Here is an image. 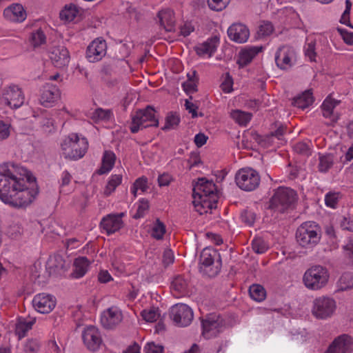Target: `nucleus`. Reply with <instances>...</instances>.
I'll use <instances>...</instances> for the list:
<instances>
[{"mask_svg":"<svg viewBox=\"0 0 353 353\" xmlns=\"http://www.w3.org/2000/svg\"><path fill=\"white\" fill-rule=\"evenodd\" d=\"M30 172L26 168L13 163L0 165V199L5 203L15 191L24 185V181Z\"/></svg>","mask_w":353,"mask_h":353,"instance_id":"1","label":"nucleus"},{"mask_svg":"<svg viewBox=\"0 0 353 353\" xmlns=\"http://www.w3.org/2000/svg\"><path fill=\"white\" fill-rule=\"evenodd\" d=\"M15 193L6 203L16 208H23L30 204L39 193L36 178L30 173L24 181L23 187L19 188Z\"/></svg>","mask_w":353,"mask_h":353,"instance_id":"2","label":"nucleus"},{"mask_svg":"<svg viewBox=\"0 0 353 353\" xmlns=\"http://www.w3.org/2000/svg\"><path fill=\"white\" fill-rule=\"evenodd\" d=\"M321 232L320 227L314 222L303 223L296 230L297 243L303 248H312L320 241Z\"/></svg>","mask_w":353,"mask_h":353,"instance_id":"3","label":"nucleus"},{"mask_svg":"<svg viewBox=\"0 0 353 353\" xmlns=\"http://www.w3.org/2000/svg\"><path fill=\"white\" fill-rule=\"evenodd\" d=\"M297 195L295 191L288 188H279L270 199V208L283 213L294 208Z\"/></svg>","mask_w":353,"mask_h":353,"instance_id":"4","label":"nucleus"},{"mask_svg":"<svg viewBox=\"0 0 353 353\" xmlns=\"http://www.w3.org/2000/svg\"><path fill=\"white\" fill-rule=\"evenodd\" d=\"M329 278L330 274L327 269L318 265L306 270L303 277V281L307 288L319 290L327 285Z\"/></svg>","mask_w":353,"mask_h":353,"instance_id":"5","label":"nucleus"},{"mask_svg":"<svg viewBox=\"0 0 353 353\" xmlns=\"http://www.w3.org/2000/svg\"><path fill=\"white\" fill-rule=\"evenodd\" d=\"M88 148V143L85 139H80L77 134L68 137L61 143L63 155L65 159L77 160L84 156Z\"/></svg>","mask_w":353,"mask_h":353,"instance_id":"6","label":"nucleus"},{"mask_svg":"<svg viewBox=\"0 0 353 353\" xmlns=\"http://www.w3.org/2000/svg\"><path fill=\"white\" fill-rule=\"evenodd\" d=\"M154 109L148 105L145 109L138 110L132 119L130 131L137 133L139 129L146 128L150 126H159V120L155 117Z\"/></svg>","mask_w":353,"mask_h":353,"instance_id":"7","label":"nucleus"},{"mask_svg":"<svg viewBox=\"0 0 353 353\" xmlns=\"http://www.w3.org/2000/svg\"><path fill=\"white\" fill-rule=\"evenodd\" d=\"M237 186L244 191H252L260 184L261 177L259 172L252 168H241L235 174Z\"/></svg>","mask_w":353,"mask_h":353,"instance_id":"8","label":"nucleus"},{"mask_svg":"<svg viewBox=\"0 0 353 353\" xmlns=\"http://www.w3.org/2000/svg\"><path fill=\"white\" fill-rule=\"evenodd\" d=\"M169 315L176 325L182 327L188 325L194 316L192 309L183 303H177L171 307Z\"/></svg>","mask_w":353,"mask_h":353,"instance_id":"9","label":"nucleus"},{"mask_svg":"<svg viewBox=\"0 0 353 353\" xmlns=\"http://www.w3.org/2000/svg\"><path fill=\"white\" fill-rule=\"evenodd\" d=\"M336 309L334 299L328 297H319L314 301L313 314L318 319L330 317Z\"/></svg>","mask_w":353,"mask_h":353,"instance_id":"10","label":"nucleus"},{"mask_svg":"<svg viewBox=\"0 0 353 353\" xmlns=\"http://www.w3.org/2000/svg\"><path fill=\"white\" fill-rule=\"evenodd\" d=\"M106 42L99 38L94 40L87 48L86 58L90 62L101 60L106 54Z\"/></svg>","mask_w":353,"mask_h":353,"instance_id":"11","label":"nucleus"},{"mask_svg":"<svg viewBox=\"0 0 353 353\" xmlns=\"http://www.w3.org/2000/svg\"><path fill=\"white\" fill-rule=\"evenodd\" d=\"M124 215L123 212L109 214L102 219L100 225L108 234H113L123 228V221L121 219Z\"/></svg>","mask_w":353,"mask_h":353,"instance_id":"12","label":"nucleus"},{"mask_svg":"<svg viewBox=\"0 0 353 353\" xmlns=\"http://www.w3.org/2000/svg\"><path fill=\"white\" fill-rule=\"evenodd\" d=\"M82 338L87 348L92 352L97 350L102 343L99 330L94 326H90L85 329Z\"/></svg>","mask_w":353,"mask_h":353,"instance_id":"13","label":"nucleus"},{"mask_svg":"<svg viewBox=\"0 0 353 353\" xmlns=\"http://www.w3.org/2000/svg\"><path fill=\"white\" fill-rule=\"evenodd\" d=\"M56 301L50 294H39L32 300L34 309L42 314L50 312L55 307Z\"/></svg>","mask_w":353,"mask_h":353,"instance_id":"14","label":"nucleus"},{"mask_svg":"<svg viewBox=\"0 0 353 353\" xmlns=\"http://www.w3.org/2000/svg\"><path fill=\"white\" fill-rule=\"evenodd\" d=\"M215 190L216 185L212 181H208L204 177L200 178L193 187L192 196L193 198H196V196L201 195L204 197H216L214 193Z\"/></svg>","mask_w":353,"mask_h":353,"instance_id":"15","label":"nucleus"},{"mask_svg":"<svg viewBox=\"0 0 353 353\" xmlns=\"http://www.w3.org/2000/svg\"><path fill=\"white\" fill-rule=\"evenodd\" d=\"M352 344V338L347 334L336 337L330 345L325 353H347Z\"/></svg>","mask_w":353,"mask_h":353,"instance_id":"16","label":"nucleus"},{"mask_svg":"<svg viewBox=\"0 0 353 353\" xmlns=\"http://www.w3.org/2000/svg\"><path fill=\"white\" fill-rule=\"evenodd\" d=\"M202 323V334L204 337L210 339L218 335L222 328V322L219 319H215L214 317L208 316L203 319Z\"/></svg>","mask_w":353,"mask_h":353,"instance_id":"17","label":"nucleus"},{"mask_svg":"<svg viewBox=\"0 0 353 353\" xmlns=\"http://www.w3.org/2000/svg\"><path fill=\"white\" fill-rule=\"evenodd\" d=\"M228 35L233 41L238 43L246 42L250 36L248 28L242 23H234L228 30Z\"/></svg>","mask_w":353,"mask_h":353,"instance_id":"18","label":"nucleus"},{"mask_svg":"<svg viewBox=\"0 0 353 353\" xmlns=\"http://www.w3.org/2000/svg\"><path fill=\"white\" fill-rule=\"evenodd\" d=\"M50 59L57 68H63L70 62L69 51L64 46L54 47L50 52Z\"/></svg>","mask_w":353,"mask_h":353,"instance_id":"19","label":"nucleus"},{"mask_svg":"<svg viewBox=\"0 0 353 353\" xmlns=\"http://www.w3.org/2000/svg\"><path fill=\"white\" fill-rule=\"evenodd\" d=\"M70 265L67 263L62 255L59 254H54L50 256L47 263L46 269L48 270V276L52 273L61 274L65 272Z\"/></svg>","mask_w":353,"mask_h":353,"instance_id":"20","label":"nucleus"},{"mask_svg":"<svg viewBox=\"0 0 353 353\" xmlns=\"http://www.w3.org/2000/svg\"><path fill=\"white\" fill-rule=\"evenodd\" d=\"M339 103L340 101L334 99L332 94L328 95L324 100L321 105V110L323 117L330 119V123H327V125H332L339 119V114L334 112L333 110Z\"/></svg>","mask_w":353,"mask_h":353,"instance_id":"21","label":"nucleus"},{"mask_svg":"<svg viewBox=\"0 0 353 353\" xmlns=\"http://www.w3.org/2000/svg\"><path fill=\"white\" fill-rule=\"evenodd\" d=\"M3 15L10 21L22 22L26 19L27 14L26 10L21 4L13 3L4 10Z\"/></svg>","mask_w":353,"mask_h":353,"instance_id":"22","label":"nucleus"},{"mask_svg":"<svg viewBox=\"0 0 353 353\" xmlns=\"http://www.w3.org/2000/svg\"><path fill=\"white\" fill-rule=\"evenodd\" d=\"M157 17L159 19V25L167 32L174 31L175 19L174 12L170 9L161 10L157 13Z\"/></svg>","mask_w":353,"mask_h":353,"instance_id":"23","label":"nucleus"},{"mask_svg":"<svg viewBox=\"0 0 353 353\" xmlns=\"http://www.w3.org/2000/svg\"><path fill=\"white\" fill-rule=\"evenodd\" d=\"M3 95L7 104L12 108H18L23 104L24 95L21 90H7Z\"/></svg>","mask_w":353,"mask_h":353,"instance_id":"24","label":"nucleus"},{"mask_svg":"<svg viewBox=\"0 0 353 353\" xmlns=\"http://www.w3.org/2000/svg\"><path fill=\"white\" fill-rule=\"evenodd\" d=\"M314 101L312 90H305L301 94L293 98L292 105L301 109L311 105Z\"/></svg>","mask_w":353,"mask_h":353,"instance_id":"25","label":"nucleus"},{"mask_svg":"<svg viewBox=\"0 0 353 353\" xmlns=\"http://www.w3.org/2000/svg\"><path fill=\"white\" fill-rule=\"evenodd\" d=\"M121 320V314L112 308H109L106 313H104L101 318V324L105 329H112Z\"/></svg>","mask_w":353,"mask_h":353,"instance_id":"26","label":"nucleus"},{"mask_svg":"<svg viewBox=\"0 0 353 353\" xmlns=\"http://www.w3.org/2000/svg\"><path fill=\"white\" fill-rule=\"evenodd\" d=\"M263 47H250L248 49L241 50L239 54V59L236 61L239 68H243L249 64L253 58L261 51Z\"/></svg>","mask_w":353,"mask_h":353,"instance_id":"27","label":"nucleus"},{"mask_svg":"<svg viewBox=\"0 0 353 353\" xmlns=\"http://www.w3.org/2000/svg\"><path fill=\"white\" fill-rule=\"evenodd\" d=\"M115 161L116 156L113 152L105 151L102 159V165L97 170V174H103L110 171L114 165Z\"/></svg>","mask_w":353,"mask_h":353,"instance_id":"28","label":"nucleus"},{"mask_svg":"<svg viewBox=\"0 0 353 353\" xmlns=\"http://www.w3.org/2000/svg\"><path fill=\"white\" fill-rule=\"evenodd\" d=\"M193 204L195 208L201 207L204 208V212H208V209L212 210L216 208L217 200L216 197L213 196H204L199 195L194 198Z\"/></svg>","mask_w":353,"mask_h":353,"instance_id":"29","label":"nucleus"},{"mask_svg":"<svg viewBox=\"0 0 353 353\" xmlns=\"http://www.w3.org/2000/svg\"><path fill=\"white\" fill-rule=\"evenodd\" d=\"M36 319L27 321L25 318L20 317L16 323L15 334L18 336L19 339H21L25 336L26 332L32 328V325L35 323Z\"/></svg>","mask_w":353,"mask_h":353,"instance_id":"30","label":"nucleus"},{"mask_svg":"<svg viewBox=\"0 0 353 353\" xmlns=\"http://www.w3.org/2000/svg\"><path fill=\"white\" fill-rule=\"evenodd\" d=\"M89 261L86 257H79L74 262V270L72 276L74 278L79 279L85 275L88 270Z\"/></svg>","mask_w":353,"mask_h":353,"instance_id":"31","label":"nucleus"},{"mask_svg":"<svg viewBox=\"0 0 353 353\" xmlns=\"http://www.w3.org/2000/svg\"><path fill=\"white\" fill-rule=\"evenodd\" d=\"M60 97L59 90H43L41 94L40 103L45 107H48Z\"/></svg>","mask_w":353,"mask_h":353,"instance_id":"32","label":"nucleus"},{"mask_svg":"<svg viewBox=\"0 0 353 353\" xmlns=\"http://www.w3.org/2000/svg\"><path fill=\"white\" fill-rule=\"evenodd\" d=\"M353 288V274L345 272L337 282V292H343Z\"/></svg>","mask_w":353,"mask_h":353,"instance_id":"33","label":"nucleus"},{"mask_svg":"<svg viewBox=\"0 0 353 353\" xmlns=\"http://www.w3.org/2000/svg\"><path fill=\"white\" fill-rule=\"evenodd\" d=\"M165 125L161 128V130L163 131H168L171 129H176L180 123L181 119L176 112H169L165 117Z\"/></svg>","mask_w":353,"mask_h":353,"instance_id":"34","label":"nucleus"},{"mask_svg":"<svg viewBox=\"0 0 353 353\" xmlns=\"http://www.w3.org/2000/svg\"><path fill=\"white\" fill-rule=\"evenodd\" d=\"M79 12V7L71 3L65 6L64 9L60 12L59 17L61 20L71 21L76 17Z\"/></svg>","mask_w":353,"mask_h":353,"instance_id":"35","label":"nucleus"},{"mask_svg":"<svg viewBox=\"0 0 353 353\" xmlns=\"http://www.w3.org/2000/svg\"><path fill=\"white\" fill-rule=\"evenodd\" d=\"M250 297L258 302H261L265 299L266 291L265 288L259 284H253L249 288Z\"/></svg>","mask_w":353,"mask_h":353,"instance_id":"36","label":"nucleus"},{"mask_svg":"<svg viewBox=\"0 0 353 353\" xmlns=\"http://www.w3.org/2000/svg\"><path fill=\"white\" fill-rule=\"evenodd\" d=\"M214 261V256L211 254V250L209 248H205L201 252L199 256L200 264L205 268L203 271L209 270Z\"/></svg>","mask_w":353,"mask_h":353,"instance_id":"37","label":"nucleus"},{"mask_svg":"<svg viewBox=\"0 0 353 353\" xmlns=\"http://www.w3.org/2000/svg\"><path fill=\"white\" fill-rule=\"evenodd\" d=\"M272 136L268 134L265 136L259 134L256 131L250 132V139L255 141L259 145L267 148L272 143Z\"/></svg>","mask_w":353,"mask_h":353,"instance_id":"38","label":"nucleus"},{"mask_svg":"<svg viewBox=\"0 0 353 353\" xmlns=\"http://www.w3.org/2000/svg\"><path fill=\"white\" fill-rule=\"evenodd\" d=\"M231 117L239 124L245 125L250 121L252 114L236 110L231 112Z\"/></svg>","mask_w":353,"mask_h":353,"instance_id":"39","label":"nucleus"},{"mask_svg":"<svg viewBox=\"0 0 353 353\" xmlns=\"http://www.w3.org/2000/svg\"><path fill=\"white\" fill-rule=\"evenodd\" d=\"M194 50L199 56L208 54L211 57L216 50V46L210 44V42H204L203 43L194 47Z\"/></svg>","mask_w":353,"mask_h":353,"instance_id":"40","label":"nucleus"},{"mask_svg":"<svg viewBox=\"0 0 353 353\" xmlns=\"http://www.w3.org/2000/svg\"><path fill=\"white\" fill-rule=\"evenodd\" d=\"M122 181V174H114L112 176L111 179L108 181L106 188L105 190V194L106 195H110L116 188L121 184Z\"/></svg>","mask_w":353,"mask_h":353,"instance_id":"41","label":"nucleus"},{"mask_svg":"<svg viewBox=\"0 0 353 353\" xmlns=\"http://www.w3.org/2000/svg\"><path fill=\"white\" fill-rule=\"evenodd\" d=\"M165 233V225L161 222L159 219H157L154 225L152 228V236L157 239H162L164 234Z\"/></svg>","mask_w":353,"mask_h":353,"instance_id":"42","label":"nucleus"},{"mask_svg":"<svg viewBox=\"0 0 353 353\" xmlns=\"http://www.w3.org/2000/svg\"><path fill=\"white\" fill-rule=\"evenodd\" d=\"M230 0H208V5L212 10L222 11L230 3Z\"/></svg>","mask_w":353,"mask_h":353,"instance_id":"43","label":"nucleus"},{"mask_svg":"<svg viewBox=\"0 0 353 353\" xmlns=\"http://www.w3.org/2000/svg\"><path fill=\"white\" fill-rule=\"evenodd\" d=\"M46 36L43 32L39 29L35 32H32L30 37V41L34 48L41 46L46 42Z\"/></svg>","mask_w":353,"mask_h":353,"instance_id":"44","label":"nucleus"},{"mask_svg":"<svg viewBox=\"0 0 353 353\" xmlns=\"http://www.w3.org/2000/svg\"><path fill=\"white\" fill-rule=\"evenodd\" d=\"M149 201L145 199H142L139 201V205L137 208V212L133 215V219H139L143 217L145 212L149 210Z\"/></svg>","mask_w":353,"mask_h":353,"instance_id":"45","label":"nucleus"},{"mask_svg":"<svg viewBox=\"0 0 353 353\" xmlns=\"http://www.w3.org/2000/svg\"><path fill=\"white\" fill-rule=\"evenodd\" d=\"M187 77L188 80L182 83L183 88H196L199 84L196 72L194 70L192 74L188 73Z\"/></svg>","mask_w":353,"mask_h":353,"instance_id":"46","label":"nucleus"},{"mask_svg":"<svg viewBox=\"0 0 353 353\" xmlns=\"http://www.w3.org/2000/svg\"><path fill=\"white\" fill-rule=\"evenodd\" d=\"M242 221L249 226H252L256 219V214L251 209L244 210L241 214Z\"/></svg>","mask_w":353,"mask_h":353,"instance_id":"47","label":"nucleus"},{"mask_svg":"<svg viewBox=\"0 0 353 353\" xmlns=\"http://www.w3.org/2000/svg\"><path fill=\"white\" fill-rule=\"evenodd\" d=\"M112 113L110 110H103L102 108H97L92 114V119H99L103 121H108L111 118Z\"/></svg>","mask_w":353,"mask_h":353,"instance_id":"48","label":"nucleus"},{"mask_svg":"<svg viewBox=\"0 0 353 353\" xmlns=\"http://www.w3.org/2000/svg\"><path fill=\"white\" fill-rule=\"evenodd\" d=\"M252 250L257 254H263L268 250V245L261 238H255L252 243Z\"/></svg>","mask_w":353,"mask_h":353,"instance_id":"49","label":"nucleus"},{"mask_svg":"<svg viewBox=\"0 0 353 353\" xmlns=\"http://www.w3.org/2000/svg\"><path fill=\"white\" fill-rule=\"evenodd\" d=\"M333 163V157L327 154L320 157L319 170L321 172H326Z\"/></svg>","mask_w":353,"mask_h":353,"instance_id":"50","label":"nucleus"},{"mask_svg":"<svg viewBox=\"0 0 353 353\" xmlns=\"http://www.w3.org/2000/svg\"><path fill=\"white\" fill-rule=\"evenodd\" d=\"M157 312L158 309L156 310L154 308L149 310H144L141 312V316L145 321L148 322H154L157 320L160 315Z\"/></svg>","mask_w":353,"mask_h":353,"instance_id":"51","label":"nucleus"},{"mask_svg":"<svg viewBox=\"0 0 353 353\" xmlns=\"http://www.w3.org/2000/svg\"><path fill=\"white\" fill-rule=\"evenodd\" d=\"M340 194V192H328L325 195V205L331 208H335L339 201Z\"/></svg>","mask_w":353,"mask_h":353,"instance_id":"52","label":"nucleus"},{"mask_svg":"<svg viewBox=\"0 0 353 353\" xmlns=\"http://www.w3.org/2000/svg\"><path fill=\"white\" fill-rule=\"evenodd\" d=\"M187 286L186 281L181 277H176L172 282V288L178 292H183Z\"/></svg>","mask_w":353,"mask_h":353,"instance_id":"53","label":"nucleus"},{"mask_svg":"<svg viewBox=\"0 0 353 353\" xmlns=\"http://www.w3.org/2000/svg\"><path fill=\"white\" fill-rule=\"evenodd\" d=\"M40 345L35 339H29L24 345V352L26 353H36L39 351Z\"/></svg>","mask_w":353,"mask_h":353,"instance_id":"54","label":"nucleus"},{"mask_svg":"<svg viewBox=\"0 0 353 353\" xmlns=\"http://www.w3.org/2000/svg\"><path fill=\"white\" fill-rule=\"evenodd\" d=\"M294 150L299 154L303 156H309L311 154V150L307 144L304 142H299L294 146Z\"/></svg>","mask_w":353,"mask_h":353,"instance_id":"55","label":"nucleus"},{"mask_svg":"<svg viewBox=\"0 0 353 353\" xmlns=\"http://www.w3.org/2000/svg\"><path fill=\"white\" fill-rule=\"evenodd\" d=\"M276 130L270 132L272 137H276L278 139H281V137L285 134L287 127L279 122H275L273 124Z\"/></svg>","mask_w":353,"mask_h":353,"instance_id":"56","label":"nucleus"},{"mask_svg":"<svg viewBox=\"0 0 353 353\" xmlns=\"http://www.w3.org/2000/svg\"><path fill=\"white\" fill-rule=\"evenodd\" d=\"M146 353H163V347L156 345L154 342L148 343L145 347Z\"/></svg>","mask_w":353,"mask_h":353,"instance_id":"57","label":"nucleus"},{"mask_svg":"<svg viewBox=\"0 0 353 353\" xmlns=\"http://www.w3.org/2000/svg\"><path fill=\"white\" fill-rule=\"evenodd\" d=\"M41 127L43 132L50 133L54 130L53 121L48 118H41Z\"/></svg>","mask_w":353,"mask_h":353,"instance_id":"58","label":"nucleus"},{"mask_svg":"<svg viewBox=\"0 0 353 353\" xmlns=\"http://www.w3.org/2000/svg\"><path fill=\"white\" fill-rule=\"evenodd\" d=\"M174 262V255L171 250L166 249L163 254L162 263L165 268Z\"/></svg>","mask_w":353,"mask_h":353,"instance_id":"59","label":"nucleus"},{"mask_svg":"<svg viewBox=\"0 0 353 353\" xmlns=\"http://www.w3.org/2000/svg\"><path fill=\"white\" fill-rule=\"evenodd\" d=\"M273 31V26L271 23L267 22L259 26V34L262 36H268Z\"/></svg>","mask_w":353,"mask_h":353,"instance_id":"60","label":"nucleus"},{"mask_svg":"<svg viewBox=\"0 0 353 353\" xmlns=\"http://www.w3.org/2000/svg\"><path fill=\"white\" fill-rule=\"evenodd\" d=\"M137 189L141 190L142 192H145L148 188V179L145 176L140 177L137 179L134 183Z\"/></svg>","mask_w":353,"mask_h":353,"instance_id":"61","label":"nucleus"},{"mask_svg":"<svg viewBox=\"0 0 353 353\" xmlns=\"http://www.w3.org/2000/svg\"><path fill=\"white\" fill-rule=\"evenodd\" d=\"M305 54L306 57H309L310 61H315L316 53L315 52V43L314 42H311L307 44Z\"/></svg>","mask_w":353,"mask_h":353,"instance_id":"62","label":"nucleus"},{"mask_svg":"<svg viewBox=\"0 0 353 353\" xmlns=\"http://www.w3.org/2000/svg\"><path fill=\"white\" fill-rule=\"evenodd\" d=\"M10 135V125L0 121V140L7 139Z\"/></svg>","mask_w":353,"mask_h":353,"instance_id":"63","label":"nucleus"},{"mask_svg":"<svg viewBox=\"0 0 353 353\" xmlns=\"http://www.w3.org/2000/svg\"><path fill=\"white\" fill-rule=\"evenodd\" d=\"M346 252L345 255L353 265V239H350L349 242L343 247Z\"/></svg>","mask_w":353,"mask_h":353,"instance_id":"64","label":"nucleus"}]
</instances>
